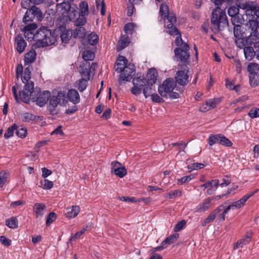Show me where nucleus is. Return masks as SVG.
<instances>
[{"mask_svg": "<svg viewBox=\"0 0 259 259\" xmlns=\"http://www.w3.org/2000/svg\"><path fill=\"white\" fill-rule=\"evenodd\" d=\"M72 12L69 15V21L76 26H83L87 23L86 16L89 14L88 4L82 1L79 5V11L77 5H73Z\"/></svg>", "mask_w": 259, "mask_h": 259, "instance_id": "f257e3e1", "label": "nucleus"}, {"mask_svg": "<svg viewBox=\"0 0 259 259\" xmlns=\"http://www.w3.org/2000/svg\"><path fill=\"white\" fill-rule=\"evenodd\" d=\"M175 44L177 46L174 50V54L177 62H182L183 64L179 65L180 69L184 67H187V65L189 63L188 60L190 58L189 50L190 47L189 45L184 42L182 37L177 36L175 39Z\"/></svg>", "mask_w": 259, "mask_h": 259, "instance_id": "f03ea898", "label": "nucleus"}, {"mask_svg": "<svg viewBox=\"0 0 259 259\" xmlns=\"http://www.w3.org/2000/svg\"><path fill=\"white\" fill-rule=\"evenodd\" d=\"M58 38L55 31L52 32L47 27L42 26L36 31V45L44 47L55 44Z\"/></svg>", "mask_w": 259, "mask_h": 259, "instance_id": "7ed1b4c3", "label": "nucleus"}, {"mask_svg": "<svg viewBox=\"0 0 259 259\" xmlns=\"http://www.w3.org/2000/svg\"><path fill=\"white\" fill-rule=\"evenodd\" d=\"M251 27L248 25V22L245 26L241 25H236L234 26L233 32L235 37V42L238 48H242L244 47V40L246 39L247 35L249 33Z\"/></svg>", "mask_w": 259, "mask_h": 259, "instance_id": "20e7f679", "label": "nucleus"}, {"mask_svg": "<svg viewBox=\"0 0 259 259\" xmlns=\"http://www.w3.org/2000/svg\"><path fill=\"white\" fill-rule=\"evenodd\" d=\"M211 23L217 27L218 30H223L228 24L225 12L220 8L214 9L211 14Z\"/></svg>", "mask_w": 259, "mask_h": 259, "instance_id": "39448f33", "label": "nucleus"}, {"mask_svg": "<svg viewBox=\"0 0 259 259\" xmlns=\"http://www.w3.org/2000/svg\"><path fill=\"white\" fill-rule=\"evenodd\" d=\"M50 97L51 93L49 91L41 92L39 88H35L31 93V100L36 102L39 106L42 107L47 103Z\"/></svg>", "mask_w": 259, "mask_h": 259, "instance_id": "423d86ee", "label": "nucleus"}, {"mask_svg": "<svg viewBox=\"0 0 259 259\" xmlns=\"http://www.w3.org/2000/svg\"><path fill=\"white\" fill-rule=\"evenodd\" d=\"M43 18V14L40 9L35 6H32L27 9L23 18V21L27 24L28 22H32L35 18H36L38 21H41Z\"/></svg>", "mask_w": 259, "mask_h": 259, "instance_id": "0eeeda50", "label": "nucleus"}, {"mask_svg": "<svg viewBox=\"0 0 259 259\" xmlns=\"http://www.w3.org/2000/svg\"><path fill=\"white\" fill-rule=\"evenodd\" d=\"M250 29L249 33L244 40V46H250L254 49L257 48V59L259 60V32L257 29H253L252 28Z\"/></svg>", "mask_w": 259, "mask_h": 259, "instance_id": "6e6552de", "label": "nucleus"}, {"mask_svg": "<svg viewBox=\"0 0 259 259\" xmlns=\"http://www.w3.org/2000/svg\"><path fill=\"white\" fill-rule=\"evenodd\" d=\"M176 86V83L172 78L166 79L158 87L159 94L162 97L167 98L168 93L172 91Z\"/></svg>", "mask_w": 259, "mask_h": 259, "instance_id": "1a4fd4ad", "label": "nucleus"}, {"mask_svg": "<svg viewBox=\"0 0 259 259\" xmlns=\"http://www.w3.org/2000/svg\"><path fill=\"white\" fill-rule=\"evenodd\" d=\"M34 91V82L25 84L24 90L19 92L20 99L24 103L28 104L31 99V93Z\"/></svg>", "mask_w": 259, "mask_h": 259, "instance_id": "9d476101", "label": "nucleus"}, {"mask_svg": "<svg viewBox=\"0 0 259 259\" xmlns=\"http://www.w3.org/2000/svg\"><path fill=\"white\" fill-rule=\"evenodd\" d=\"M135 70L134 64H129L128 66L126 65L119 75V79L124 81H130L132 78Z\"/></svg>", "mask_w": 259, "mask_h": 259, "instance_id": "9b49d317", "label": "nucleus"}, {"mask_svg": "<svg viewBox=\"0 0 259 259\" xmlns=\"http://www.w3.org/2000/svg\"><path fill=\"white\" fill-rule=\"evenodd\" d=\"M187 67H184L181 70L177 72L175 78L177 82L181 85H185L188 82V75L185 71L187 70Z\"/></svg>", "mask_w": 259, "mask_h": 259, "instance_id": "f8f14e48", "label": "nucleus"}, {"mask_svg": "<svg viewBox=\"0 0 259 259\" xmlns=\"http://www.w3.org/2000/svg\"><path fill=\"white\" fill-rule=\"evenodd\" d=\"M73 5L74 4H71V3L64 1L63 2L57 5V9L62 13V15L67 14L68 18L69 20V15L72 12L73 9L72 8H73Z\"/></svg>", "mask_w": 259, "mask_h": 259, "instance_id": "ddd939ff", "label": "nucleus"}, {"mask_svg": "<svg viewBox=\"0 0 259 259\" xmlns=\"http://www.w3.org/2000/svg\"><path fill=\"white\" fill-rule=\"evenodd\" d=\"M15 42L16 44V50L19 54L24 52L27 42L21 34H17L15 38Z\"/></svg>", "mask_w": 259, "mask_h": 259, "instance_id": "4468645a", "label": "nucleus"}, {"mask_svg": "<svg viewBox=\"0 0 259 259\" xmlns=\"http://www.w3.org/2000/svg\"><path fill=\"white\" fill-rule=\"evenodd\" d=\"M79 68L80 73L82 78L90 80L91 73V67H90V62L88 61L83 62L82 65L79 66Z\"/></svg>", "mask_w": 259, "mask_h": 259, "instance_id": "2eb2a0df", "label": "nucleus"}, {"mask_svg": "<svg viewBox=\"0 0 259 259\" xmlns=\"http://www.w3.org/2000/svg\"><path fill=\"white\" fill-rule=\"evenodd\" d=\"M220 102L221 100L219 98L211 99L206 101V104L201 105L200 110L202 112H206L214 108Z\"/></svg>", "mask_w": 259, "mask_h": 259, "instance_id": "dca6fc26", "label": "nucleus"}, {"mask_svg": "<svg viewBox=\"0 0 259 259\" xmlns=\"http://www.w3.org/2000/svg\"><path fill=\"white\" fill-rule=\"evenodd\" d=\"M239 48L243 49L245 58L248 61L252 60L255 55L257 56V48L254 49V48L250 46H245Z\"/></svg>", "mask_w": 259, "mask_h": 259, "instance_id": "f3484780", "label": "nucleus"}, {"mask_svg": "<svg viewBox=\"0 0 259 259\" xmlns=\"http://www.w3.org/2000/svg\"><path fill=\"white\" fill-rule=\"evenodd\" d=\"M66 99L74 105L80 102V96L77 90L75 89H70L66 94Z\"/></svg>", "mask_w": 259, "mask_h": 259, "instance_id": "a211bd4d", "label": "nucleus"}, {"mask_svg": "<svg viewBox=\"0 0 259 259\" xmlns=\"http://www.w3.org/2000/svg\"><path fill=\"white\" fill-rule=\"evenodd\" d=\"M252 232L251 231L246 233L243 238L238 240L234 246V249H236L239 247H242L244 245L248 243L252 237Z\"/></svg>", "mask_w": 259, "mask_h": 259, "instance_id": "6ab92c4d", "label": "nucleus"}, {"mask_svg": "<svg viewBox=\"0 0 259 259\" xmlns=\"http://www.w3.org/2000/svg\"><path fill=\"white\" fill-rule=\"evenodd\" d=\"M224 208V206L223 205H221L213 210L204 220L202 223V226H205L207 224L212 222L219 213L222 211Z\"/></svg>", "mask_w": 259, "mask_h": 259, "instance_id": "aec40b11", "label": "nucleus"}, {"mask_svg": "<svg viewBox=\"0 0 259 259\" xmlns=\"http://www.w3.org/2000/svg\"><path fill=\"white\" fill-rule=\"evenodd\" d=\"M212 198L208 197L205 199L203 202L200 203L195 208V212H203L208 210L211 206V201Z\"/></svg>", "mask_w": 259, "mask_h": 259, "instance_id": "412c9836", "label": "nucleus"}, {"mask_svg": "<svg viewBox=\"0 0 259 259\" xmlns=\"http://www.w3.org/2000/svg\"><path fill=\"white\" fill-rule=\"evenodd\" d=\"M46 210V206L42 203H35L33 207V211L36 218H42Z\"/></svg>", "mask_w": 259, "mask_h": 259, "instance_id": "4be33fe9", "label": "nucleus"}, {"mask_svg": "<svg viewBox=\"0 0 259 259\" xmlns=\"http://www.w3.org/2000/svg\"><path fill=\"white\" fill-rule=\"evenodd\" d=\"M77 27H78L74 29L73 33V36L74 38L78 37L82 38V44L84 45H86V44L84 42L85 39L84 38V37L86 34L87 31L84 27H83V26H80Z\"/></svg>", "mask_w": 259, "mask_h": 259, "instance_id": "5701e85b", "label": "nucleus"}, {"mask_svg": "<svg viewBox=\"0 0 259 259\" xmlns=\"http://www.w3.org/2000/svg\"><path fill=\"white\" fill-rule=\"evenodd\" d=\"M243 8L245 10V14L247 16L251 17L252 18H255L257 12L259 11V7L250 6L248 4L243 5Z\"/></svg>", "mask_w": 259, "mask_h": 259, "instance_id": "b1692460", "label": "nucleus"}, {"mask_svg": "<svg viewBox=\"0 0 259 259\" xmlns=\"http://www.w3.org/2000/svg\"><path fill=\"white\" fill-rule=\"evenodd\" d=\"M133 82L134 85H136L143 89L148 83V81L145 78L144 75L140 74L139 76L135 77L133 78Z\"/></svg>", "mask_w": 259, "mask_h": 259, "instance_id": "393cba45", "label": "nucleus"}, {"mask_svg": "<svg viewBox=\"0 0 259 259\" xmlns=\"http://www.w3.org/2000/svg\"><path fill=\"white\" fill-rule=\"evenodd\" d=\"M73 35L71 30H67L66 29H62L61 30L60 38L62 43L67 44L69 41L70 38Z\"/></svg>", "mask_w": 259, "mask_h": 259, "instance_id": "a878e982", "label": "nucleus"}, {"mask_svg": "<svg viewBox=\"0 0 259 259\" xmlns=\"http://www.w3.org/2000/svg\"><path fill=\"white\" fill-rule=\"evenodd\" d=\"M36 54L33 49H31L27 53L24 57V65H27L34 62L35 60Z\"/></svg>", "mask_w": 259, "mask_h": 259, "instance_id": "bb28decb", "label": "nucleus"}, {"mask_svg": "<svg viewBox=\"0 0 259 259\" xmlns=\"http://www.w3.org/2000/svg\"><path fill=\"white\" fill-rule=\"evenodd\" d=\"M66 217L69 219L74 218L77 215L80 211V208L78 206H72L71 207H68L66 209Z\"/></svg>", "mask_w": 259, "mask_h": 259, "instance_id": "cd10ccee", "label": "nucleus"}, {"mask_svg": "<svg viewBox=\"0 0 259 259\" xmlns=\"http://www.w3.org/2000/svg\"><path fill=\"white\" fill-rule=\"evenodd\" d=\"M155 91V88L152 83H148L143 89V93L146 98L151 96Z\"/></svg>", "mask_w": 259, "mask_h": 259, "instance_id": "c85d7f7f", "label": "nucleus"}, {"mask_svg": "<svg viewBox=\"0 0 259 259\" xmlns=\"http://www.w3.org/2000/svg\"><path fill=\"white\" fill-rule=\"evenodd\" d=\"M249 75L259 74V65L255 63H250L247 66Z\"/></svg>", "mask_w": 259, "mask_h": 259, "instance_id": "c756f323", "label": "nucleus"}, {"mask_svg": "<svg viewBox=\"0 0 259 259\" xmlns=\"http://www.w3.org/2000/svg\"><path fill=\"white\" fill-rule=\"evenodd\" d=\"M88 80L85 78H81L75 82V87L77 88L80 92H82L87 88Z\"/></svg>", "mask_w": 259, "mask_h": 259, "instance_id": "7c9ffc66", "label": "nucleus"}, {"mask_svg": "<svg viewBox=\"0 0 259 259\" xmlns=\"http://www.w3.org/2000/svg\"><path fill=\"white\" fill-rule=\"evenodd\" d=\"M55 99L59 102L60 105H64L67 102L66 99V94L65 91H60L58 93L56 96H54Z\"/></svg>", "mask_w": 259, "mask_h": 259, "instance_id": "2f4dec72", "label": "nucleus"}, {"mask_svg": "<svg viewBox=\"0 0 259 259\" xmlns=\"http://www.w3.org/2000/svg\"><path fill=\"white\" fill-rule=\"evenodd\" d=\"M98 36L95 32H92L88 36L87 40L84 42L86 45L90 44L92 46L96 45L98 42Z\"/></svg>", "mask_w": 259, "mask_h": 259, "instance_id": "473e14b6", "label": "nucleus"}, {"mask_svg": "<svg viewBox=\"0 0 259 259\" xmlns=\"http://www.w3.org/2000/svg\"><path fill=\"white\" fill-rule=\"evenodd\" d=\"M209 182L211 183V185L208 187L206 192L208 195H211L217 189L219 185V180L218 179H214L211 181H209Z\"/></svg>", "mask_w": 259, "mask_h": 259, "instance_id": "72a5a7b5", "label": "nucleus"}, {"mask_svg": "<svg viewBox=\"0 0 259 259\" xmlns=\"http://www.w3.org/2000/svg\"><path fill=\"white\" fill-rule=\"evenodd\" d=\"M179 234L178 233L173 234L169 236L166 238L163 241L162 244L164 245L166 247L167 245L170 244L175 242L177 239L179 238Z\"/></svg>", "mask_w": 259, "mask_h": 259, "instance_id": "f704fd0d", "label": "nucleus"}, {"mask_svg": "<svg viewBox=\"0 0 259 259\" xmlns=\"http://www.w3.org/2000/svg\"><path fill=\"white\" fill-rule=\"evenodd\" d=\"M6 225L11 229H16L18 227V221L16 217H11L6 221Z\"/></svg>", "mask_w": 259, "mask_h": 259, "instance_id": "c9c22d12", "label": "nucleus"}, {"mask_svg": "<svg viewBox=\"0 0 259 259\" xmlns=\"http://www.w3.org/2000/svg\"><path fill=\"white\" fill-rule=\"evenodd\" d=\"M31 77V71L30 67L28 66L25 68L24 76L22 77V82L24 83L29 82H33V81L30 80Z\"/></svg>", "mask_w": 259, "mask_h": 259, "instance_id": "e433bc0d", "label": "nucleus"}, {"mask_svg": "<svg viewBox=\"0 0 259 259\" xmlns=\"http://www.w3.org/2000/svg\"><path fill=\"white\" fill-rule=\"evenodd\" d=\"M95 57L94 53L91 50H84L82 53V57L84 60V62L93 60Z\"/></svg>", "mask_w": 259, "mask_h": 259, "instance_id": "4c0bfd02", "label": "nucleus"}, {"mask_svg": "<svg viewBox=\"0 0 259 259\" xmlns=\"http://www.w3.org/2000/svg\"><path fill=\"white\" fill-rule=\"evenodd\" d=\"M20 119L22 121L24 122H29L35 119V116L32 113L29 112H25L20 115Z\"/></svg>", "mask_w": 259, "mask_h": 259, "instance_id": "58836bf2", "label": "nucleus"}, {"mask_svg": "<svg viewBox=\"0 0 259 259\" xmlns=\"http://www.w3.org/2000/svg\"><path fill=\"white\" fill-rule=\"evenodd\" d=\"M130 43V40L128 36L127 35H122L120 37L119 41V48L118 50H121L126 48Z\"/></svg>", "mask_w": 259, "mask_h": 259, "instance_id": "ea45409f", "label": "nucleus"}, {"mask_svg": "<svg viewBox=\"0 0 259 259\" xmlns=\"http://www.w3.org/2000/svg\"><path fill=\"white\" fill-rule=\"evenodd\" d=\"M249 80L252 88L258 86L259 85V74L249 75Z\"/></svg>", "mask_w": 259, "mask_h": 259, "instance_id": "a19ab883", "label": "nucleus"}, {"mask_svg": "<svg viewBox=\"0 0 259 259\" xmlns=\"http://www.w3.org/2000/svg\"><path fill=\"white\" fill-rule=\"evenodd\" d=\"M40 187L45 190H50L53 188L54 183L52 181L44 179L40 182Z\"/></svg>", "mask_w": 259, "mask_h": 259, "instance_id": "79ce46f5", "label": "nucleus"}, {"mask_svg": "<svg viewBox=\"0 0 259 259\" xmlns=\"http://www.w3.org/2000/svg\"><path fill=\"white\" fill-rule=\"evenodd\" d=\"M248 25L253 29H257L259 28V11L257 12L255 19L249 20Z\"/></svg>", "mask_w": 259, "mask_h": 259, "instance_id": "37998d69", "label": "nucleus"}, {"mask_svg": "<svg viewBox=\"0 0 259 259\" xmlns=\"http://www.w3.org/2000/svg\"><path fill=\"white\" fill-rule=\"evenodd\" d=\"M221 134L210 135L208 139V143L210 146H212L216 143H220V137Z\"/></svg>", "mask_w": 259, "mask_h": 259, "instance_id": "c03bdc74", "label": "nucleus"}, {"mask_svg": "<svg viewBox=\"0 0 259 259\" xmlns=\"http://www.w3.org/2000/svg\"><path fill=\"white\" fill-rule=\"evenodd\" d=\"M147 79L150 84H154L157 80V73L155 70H150L148 75Z\"/></svg>", "mask_w": 259, "mask_h": 259, "instance_id": "a18cd8bd", "label": "nucleus"}, {"mask_svg": "<svg viewBox=\"0 0 259 259\" xmlns=\"http://www.w3.org/2000/svg\"><path fill=\"white\" fill-rule=\"evenodd\" d=\"M183 194V191L181 190H175L171 191L166 194L165 198L168 199L175 198L177 197H180Z\"/></svg>", "mask_w": 259, "mask_h": 259, "instance_id": "49530a36", "label": "nucleus"}, {"mask_svg": "<svg viewBox=\"0 0 259 259\" xmlns=\"http://www.w3.org/2000/svg\"><path fill=\"white\" fill-rule=\"evenodd\" d=\"M17 128L18 126L15 123L9 127L4 134L5 138L8 139L12 137L14 135V131Z\"/></svg>", "mask_w": 259, "mask_h": 259, "instance_id": "de8ad7c7", "label": "nucleus"}, {"mask_svg": "<svg viewBox=\"0 0 259 259\" xmlns=\"http://www.w3.org/2000/svg\"><path fill=\"white\" fill-rule=\"evenodd\" d=\"M231 23L235 26L236 25H241L243 21L242 16L239 14L231 17Z\"/></svg>", "mask_w": 259, "mask_h": 259, "instance_id": "09e8293b", "label": "nucleus"}, {"mask_svg": "<svg viewBox=\"0 0 259 259\" xmlns=\"http://www.w3.org/2000/svg\"><path fill=\"white\" fill-rule=\"evenodd\" d=\"M57 219V215L54 212H50L47 216L46 226H49Z\"/></svg>", "mask_w": 259, "mask_h": 259, "instance_id": "8fccbe9b", "label": "nucleus"}, {"mask_svg": "<svg viewBox=\"0 0 259 259\" xmlns=\"http://www.w3.org/2000/svg\"><path fill=\"white\" fill-rule=\"evenodd\" d=\"M115 175L119 178H123L127 174L126 169L124 167H120L118 168L115 169V171L113 172Z\"/></svg>", "mask_w": 259, "mask_h": 259, "instance_id": "3c124183", "label": "nucleus"}, {"mask_svg": "<svg viewBox=\"0 0 259 259\" xmlns=\"http://www.w3.org/2000/svg\"><path fill=\"white\" fill-rule=\"evenodd\" d=\"M220 138V144L226 147H231L232 145V142L224 135L221 134Z\"/></svg>", "mask_w": 259, "mask_h": 259, "instance_id": "603ef678", "label": "nucleus"}, {"mask_svg": "<svg viewBox=\"0 0 259 259\" xmlns=\"http://www.w3.org/2000/svg\"><path fill=\"white\" fill-rule=\"evenodd\" d=\"M159 12L162 17L165 18V16L169 14L168 7L167 5L162 4L160 6Z\"/></svg>", "mask_w": 259, "mask_h": 259, "instance_id": "864d4df0", "label": "nucleus"}, {"mask_svg": "<svg viewBox=\"0 0 259 259\" xmlns=\"http://www.w3.org/2000/svg\"><path fill=\"white\" fill-rule=\"evenodd\" d=\"M135 24L134 23H128L125 25L123 30L126 34H132L133 32Z\"/></svg>", "mask_w": 259, "mask_h": 259, "instance_id": "5fc2aeb1", "label": "nucleus"}, {"mask_svg": "<svg viewBox=\"0 0 259 259\" xmlns=\"http://www.w3.org/2000/svg\"><path fill=\"white\" fill-rule=\"evenodd\" d=\"M257 192V190H256L253 192H252L249 194H247L245 195H244L242 198L238 200L239 201L240 204H241V205L243 206L245 204L246 201L251 196L254 195Z\"/></svg>", "mask_w": 259, "mask_h": 259, "instance_id": "6e6d98bb", "label": "nucleus"}, {"mask_svg": "<svg viewBox=\"0 0 259 259\" xmlns=\"http://www.w3.org/2000/svg\"><path fill=\"white\" fill-rule=\"evenodd\" d=\"M9 174L5 171L0 172V188L3 187L7 181Z\"/></svg>", "mask_w": 259, "mask_h": 259, "instance_id": "4d7b16f0", "label": "nucleus"}, {"mask_svg": "<svg viewBox=\"0 0 259 259\" xmlns=\"http://www.w3.org/2000/svg\"><path fill=\"white\" fill-rule=\"evenodd\" d=\"M23 31L24 32V34L25 38H26L28 40L33 39L36 41V32L34 33L33 31H27V30H23Z\"/></svg>", "mask_w": 259, "mask_h": 259, "instance_id": "13d9d810", "label": "nucleus"}, {"mask_svg": "<svg viewBox=\"0 0 259 259\" xmlns=\"http://www.w3.org/2000/svg\"><path fill=\"white\" fill-rule=\"evenodd\" d=\"M239 9L235 6L230 7L228 10V14L230 17L239 14Z\"/></svg>", "mask_w": 259, "mask_h": 259, "instance_id": "bf43d9fd", "label": "nucleus"}, {"mask_svg": "<svg viewBox=\"0 0 259 259\" xmlns=\"http://www.w3.org/2000/svg\"><path fill=\"white\" fill-rule=\"evenodd\" d=\"M193 178V177H192L191 175L183 177L178 180L177 184L178 185H182L185 183L189 182Z\"/></svg>", "mask_w": 259, "mask_h": 259, "instance_id": "052dcab7", "label": "nucleus"}, {"mask_svg": "<svg viewBox=\"0 0 259 259\" xmlns=\"http://www.w3.org/2000/svg\"><path fill=\"white\" fill-rule=\"evenodd\" d=\"M204 166V164L201 163H194L188 165V169L191 171L197 170L203 168Z\"/></svg>", "mask_w": 259, "mask_h": 259, "instance_id": "680f3d73", "label": "nucleus"}, {"mask_svg": "<svg viewBox=\"0 0 259 259\" xmlns=\"http://www.w3.org/2000/svg\"><path fill=\"white\" fill-rule=\"evenodd\" d=\"M27 130L25 127H21L16 130V135L21 138H25L27 135Z\"/></svg>", "mask_w": 259, "mask_h": 259, "instance_id": "e2e57ef3", "label": "nucleus"}, {"mask_svg": "<svg viewBox=\"0 0 259 259\" xmlns=\"http://www.w3.org/2000/svg\"><path fill=\"white\" fill-rule=\"evenodd\" d=\"M248 115L251 118H255L259 116V108H255L251 109Z\"/></svg>", "mask_w": 259, "mask_h": 259, "instance_id": "0e129e2a", "label": "nucleus"}, {"mask_svg": "<svg viewBox=\"0 0 259 259\" xmlns=\"http://www.w3.org/2000/svg\"><path fill=\"white\" fill-rule=\"evenodd\" d=\"M186 223V221L184 220L178 222L174 227V231L177 232L181 230L185 225Z\"/></svg>", "mask_w": 259, "mask_h": 259, "instance_id": "69168bd1", "label": "nucleus"}, {"mask_svg": "<svg viewBox=\"0 0 259 259\" xmlns=\"http://www.w3.org/2000/svg\"><path fill=\"white\" fill-rule=\"evenodd\" d=\"M87 228H84L82 229L80 231L77 232L73 236H72L70 239V241H74L78 238H79L81 235H82L85 231L87 230Z\"/></svg>", "mask_w": 259, "mask_h": 259, "instance_id": "338daca9", "label": "nucleus"}, {"mask_svg": "<svg viewBox=\"0 0 259 259\" xmlns=\"http://www.w3.org/2000/svg\"><path fill=\"white\" fill-rule=\"evenodd\" d=\"M0 242L5 246L8 247L11 245V240L5 236H0Z\"/></svg>", "mask_w": 259, "mask_h": 259, "instance_id": "774afa93", "label": "nucleus"}]
</instances>
